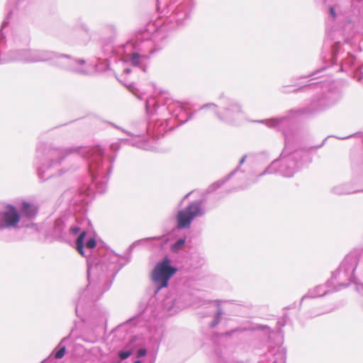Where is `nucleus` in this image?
I'll list each match as a JSON object with an SVG mask.
<instances>
[{"instance_id": "nucleus-26", "label": "nucleus", "mask_w": 363, "mask_h": 363, "mask_svg": "<svg viewBox=\"0 0 363 363\" xmlns=\"http://www.w3.org/2000/svg\"><path fill=\"white\" fill-rule=\"evenodd\" d=\"M236 172H237V169H235L233 171H232L230 174H228L224 178L213 183L211 186H208L207 191L208 193H211V192L216 191V189H218V188H220L226 182H228L235 174Z\"/></svg>"}, {"instance_id": "nucleus-44", "label": "nucleus", "mask_w": 363, "mask_h": 363, "mask_svg": "<svg viewBox=\"0 0 363 363\" xmlns=\"http://www.w3.org/2000/svg\"><path fill=\"white\" fill-rule=\"evenodd\" d=\"M328 312H329V311H323V312L319 313L318 315L323 314V313H328Z\"/></svg>"}, {"instance_id": "nucleus-43", "label": "nucleus", "mask_w": 363, "mask_h": 363, "mask_svg": "<svg viewBox=\"0 0 363 363\" xmlns=\"http://www.w3.org/2000/svg\"><path fill=\"white\" fill-rule=\"evenodd\" d=\"M116 145H115V144H112V145H111V148L113 150V149L115 148V147H116Z\"/></svg>"}, {"instance_id": "nucleus-34", "label": "nucleus", "mask_w": 363, "mask_h": 363, "mask_svg": "<svg viewBox=\"0 0 363 363\" xmlns=\"http://www.w3.org/2000/svg\"><path fill=\"white\" fill-rule=\"evenodd\" d=\"M174 305H175L174 302H173L172 300H169V298H167L164 303V306L165 308H167L168 311H175Z\"/></svg>"}, {"instance_id": "nucleus-2", "label": "nucleus", "mask_w": 363, "mask_h": 363, "mask_svg": "<svg viewBox=\"0 0 363 363\" xmlns=\"http://www.w3.org/2000/svg\"><path fill=\"white\" fill-rule=\"evenodd\" d=\"M36 152L38 157L40 155L44 157L43 160L37 164V173L40 181L45 182L52 177L65 174L67 169H60V167L67 156L77 152L88 161L91 186L99 194L105 192L114 159L111 158L104 162V150L101 145L65 147L40 142L37 145Z\"/></svg>"}, {"instance_id": "nucleus-36", "label": "nucleus", "mask_w": 363, "mask_h": 363, "mask_svg": "<svg viewBox=\"0 0 363 363\" xmlns=\"http://www.w3.org/2000/svg\"><path fill=\"white\" fill-rule=\"evenodd\" d=\"M325 69V68H322V69H317L316 71L311 73L310 74L307 75V76H303V77H301L300 79H302V78H306V77H314V79L315 78H318L319 76L318 74L322 72L323 70Z\"/></svg>"}, {"instance_id": "nucleus-42", "label": "nucleus", "mask_w": 363, "mask_h": 363, "mask_svg": "<svg viewBox=\"0 0 363 363\" xmlns=\"http://www.w3.org/2000/svg\"><path fill=\"white\" fill-rule=\"evenodd\" d=\"M286 86L281 87V91L283 93H287L288 91H286Z\"/></svg>"}, {"instance_id": "nucleus-14", "label": "nucleus", "mask_w": 363, "mask_h": 363, "mask_svg": "<svg viewBox=\"0 0 363 363\" xmlns=\"http://www.w3.org/2000/svg\"><path fill=\"white\" fill-rule=\"evenodd\" d=\"M92 187H83L80 189H70L65 191L63 196L69 201L70 206H76L74 211H83L89 201Z\"/></svg>"}, {"instance_id": "nucleus-46", "label": "nucleus", "mask_w": 363, "mask_h": 363, "mask_svg": "<svg viewBox=\"0 0 363 363\" xmlns=\"http://www.w3.org/2000/svg\"><path fill=\"white\" fill-rule=\"evenodd\" d=\"M323 145V143H322L319 146L315 147V148H319Z\"/></svg>"}, {"instance_id": "nucleus-17", "label": "nucleus", "mask_w": 363, "mask_h": 363, "mask_svg": "<svg viewBox=\"0 0 363 363\" xmlns=\"http://www.w3.org/2000/svg\"><path fill=\"white\" fill-rule=\"evenodd\" d=\"M168 9L172 11L169 20L174 22L177 26H182L185 21L189 18L191 5L190 2H182L177 6L169 5Z\"/></svg>"}, {"instance_id": "nucleus-29", "label": "nucleus", "mask_w": 363, "mask_h": 363, "mask_svg": "<svg viewBox=\"0 0 363 363\" xmlns=\"http://www.w3.org/2000/svg\"><path fill=\"white\" fill-rule=\"evenodd\" d=\"M186 244V238H180L171 245V250L173 252H178L183 249Z\"/></svg>"}, {"instance_id": "nucleus-45", "label": "nucleus", "mask_w": 363, "mask_h": 363, "mask_svg": "<svg viewBox=\"0 0 363 363\" xmlns=\"http://www.w3.org/2000/svg\"><path fill=\"white\" fill-rule=\"evenodd\" d=\"M133 363H142L141 360H136Z\"/></svg>"}, {"instance_id": "nucleus-9", "label": "nucleus", "mask_w": 363, "mask_h": 363, "mask_svg": "<svg viewBox=\"0 0 363 363\" xmlns=\"http://www.w3.org/2000/svg\"><path fill=\"white\" fill-rule=\"evenodd\" d=\"M35 63L50 61L52 65L72 72L86 75L88 71L83 67L84 60H77L70 55L48 50H34Z\"/></svg>"}, {"instance_id": "nucleus-11", "label": "nucleus", "mask_w": 363, "mask_h": 363, "mask_svg": "<svg viewBox=\"0 0 363 363\" xmlns=\"http://www.w3.org/2000/svg\"><path fill=\"white\" fill-rule=\"evenodd\" d=\"M77 220L72 215L64 214L60 216L46 228V236L61 242L69 241L71 236L77 235L81 230L78 225H72Z\"/></svg>"}, {"instance_id": "nucleus-23", "label": "nucleus", "mask_w": 363, "mask_h": 363, "mask_svg": "<svg viewBox=\"0 0 363 363\" xmlns=\"http://www.w3.org/2000/svg\"><path fill=\"white\" fill-rule=\"evenodd\" d=\"M162 240L165 242L167 241V239L166 238V237L164 235H162V236L152 237V238L141 239V240H136V241L133 242L129 246V247L127 249V251H126L125 257H127V262L129 260L133 250L137 246H139L140 245H141L144 242H145L147 240Z\"/></svg>"}, {"instance_id": "nucleus-18", "label": "nucleus", "mask_w": 363, "mask_h": 363, "mask_svg": "<svg viewBox=\"0 0 363 363\" xmlns=\"http://www.w3.org/2000/svg\"><path fill=\"white\" fill-rule=\"evenodd\" d=\"M20 220V213L13 205H8L6 209L0 213V229L13 228Z\"/></svg>"}, {"instance_id": "nucleus-13", "label": "nucleus", "mask_w": 363, "mask_h": 363, "mask_svg": "<svg viewBox=\"0 0 363 363\" xmlns=\"http://www.w3.org/2000/svg\"><path fill=\"white\" fill-rule=\"evenodd\" d=\"M205 211L202 208L201 200L191 202L184 209L179 210L176 216L177 228L178 229H186L190 228L193 220L198 217L204 215Z\"/></svg>"}, {"instance_id": "nucleus-39", "label": "nucleus", "mask_w": 363, "mask_h": 363, "mask_svg": "<svg viewBox=\"0 0 363 363\" xmlns=\"http://www.w3.org/2000/svg\"><path fill=\"white\" fill-rule=\"evenodd\" d=\"M246 158H247V155H244L242 157V158L240 159V160L239 162L238 166L235 168V169H237V171L238 170L240 167L245 162Z\"/></svg>"}, {"instance_id": "nucleus-7", "label": "nucleus", "mask_w": 363, "mask_h": 363, "mask_svg": "<svg viewBox=\"0 0 363 363\" xmlns=\"http://www.w3.org/2000/svg\"><path fill=\"white\" fill-rule=\"evenodd\" d=\"M199 110L209 111L218 121L232 126L240 125L245 114L243 106L238 100L224 95L220 96L218 105L207 103L201 106Z\"/></svg>"}, {"instance_id": "nucleus-35", "label": "nucleus", "mask_w": 363, "mask_h": 363, "mask_svg": "<svg viewBox=\"0 0 363 363\" xmlns=\"http://www.w3.org/2000/svg\"><path fill=\"white\" fill-rule=\"evenodd\" d=\"M131 324H136V318L130 319L126 323H123V325H120L118 328V330H125L126 328Z\"/></svg>"}, {"instance_id": "nucleus-12", "label": "nucleus", "mask_w": 363, "mask_h": 363, "mask_svg": "<svg viewBox=\"0 0 363 363\" xmlns=\"http://www.w3.org/2000/svg\"><path fill=\"white\" fill-rule=\"evenodd\" d=\"M177 269L171 264V260L167 256L155 265L152 274V280L156 286L157 293L162 288L167 287L169 280L176 274Z\"/></svg>"}, {"instance_id": "nucleus-5", "label": "nucleus", "mask_w": 363, "mask_h": 363, "mask_svg": "<svg viewBox=\"0 0 363 363\" xmlns=\"http://www.w3.org/2000/svg\"><path fill=\"white\" fill-rule=\"evenodd\" d=\"M333 30H330L327 35V39L325 40L322 51V58L329 65H334L339 55L347 52V57L340 61V71L345 72L348 75L352 76L354 79L359 81L363 77V63L356 68H353L357 60L356 57L349 50L350 49V43L344 40H334L333 38Z\"/></svg>"}, {"instance_id": "nucleus-30", "label": "nucleus", "mask_w": 363, "mask_h": 363, "mask_svg": "<svg viewBox=\"0 0 363 363\" xmlns=\"http://www.w3.org/2000/svg\"><path fill=\"white\" fill-rule=\"evenodd\" d=\"M191 260H196V263H191V265L193 268L196 269L204 264V259L203 257L197 254L192 255L191 257Z\"/></svg>"}, {"instance_id": "nucleus-8", "label": "nucleus", "mask_w": 363, "mask_h": 363, "mask_svg": "<svg viewBox=\"0 0 363 363\" xmlns=\"http://www.w3.org/2000/svg\"><path fill=\"white\" fill-rule=\"evenodd\" d=\"M157 105L153 107V112L157 118L163 120L164 125L167 123L166 132L173 130L176 126L187 122L191 117L185 107L179 101L167 99L163 103L162 99H157Z\"/></svg>"}, {"instance_id": "nucleus-25", "label": "nucleus", "mask_w": 363, "mask_h": 363, "mask_svg": "<svg viewBox=\"0 0 363 363\" xmlns=\"http://www.w3.org/2000/svg\"><path fill=\"white\" fill-rule=\"evenodd\" d=\"M69 336H67L63 337L58 345L54 349V350L50 354V357L53 356L55 359H61L64 357L66 352V346L65 342L68 340Z\"/></svg>"}, {"instance_id": "nucleus-22", "label": "nucleus", "mask_w": 363, "mask_h": 363, "mask_svg": "<svg viewBox=\"0 0 363 363\" xmlns=\"http://www.w3.org/2000/svg\"><path fill=\"white\" fill-rule=\"evenodd\" d=\"M38 208L34 204L23 201L20 208V216L33 220L38 213Z\"/></svg>"}, {"instance_id": "nucleus-3", "label": "nucleus", "mask_w": 363, "mask_h": 363, "mask_svg": "<svg viewBox=\"0 0 363 363\" xmlns=\"http://www.w3.org/2000/svg\"><path fill=\"white\" fill-rule=\"evenodd\" d=\"M254 123H264L268 127L281 131L284 137V148L279 157L271 162L258 177L265 174H278L284 177H291L302 167L303 162L302 150H294L293 145V132L291 126L293 123L289 116L271 119L253 121Z\"/></svg>"}, {"instance_id": "nucleus-21", "label": "nucleus", "mask_w": 363, "mask_h": 363, "mask_svg": "<svg viewBox=\"0 0 363 363\" xmlns=\"http://www.w3.org/2000/svg\"><path fill=\"white\" fill-rule=\"evenodd\" d=\"M142 344L141 340L138 336H133L128 342L126 344L125 348L120 350L118 353V357L122 359H126L133 352V351Z\"/></svg>"}, {"instance_id": "nucleus-4", "label": "nucleus", "mask_w": 363, "mask_h": 363, "mask_svg": "<svg viewBox=\"0 0 363 363\" xmlns=\"http://www.w3.org/2000/svg\"><path fill=\"white\" fill-rule=\"evenodd\" d=\"M155 97H150L145 100V111L149 117L147 122L144 119H135L130 122V130H125L113 123L111 125L131 137L121 139V143L128 144L145 150H152L155 148L154 139H159L164 135L167 123L164 125L163 120L157 118L153 112L154 106L157 105Z\"/></svg>"}, {"instance_id": "nucleus-20", "label": "nucleus", "mask_w": 363, "mask_h": 363, "mask_svg": "<svg viewBox=\"0 0 363 363\" xmlns=\"http://www.w3.org/2000/svg\"><path fill=\"white\" fill-rule=\"evenodd\" d=\"M156 298L152 296L147 303H140V313L138 318H143L145 320H150L152 317H156L158 315L157 308L155 306Z\"/></svg>"}, {"instance_id": "nucleus-27", "label": "nucleus", "mask_w": 363, "mask_h": 363, "mask_svg": "<svg viewBox=\"0 0 363 363\" xmlns=\"http://www.w3.org/2000/svg\"><path fill=\"white\" fill-rule=\"evenodd\" d=\"M236 172H237V169H235L233 171H232L230 174H228L224 178L213 183L211 186H208L207 191L208 193H211V192L216 191V189H218V188H220L226 182H228L235 174Z\"/></svg>"}, {"instance_id": "nucleus-19", "label": "nucleus", "mask_w": 363, "mask_h": 363, "mask_svg": "<svg viewBox=\"0 0 363 363\" xmlns=\"http://www.w3.org/2000/svg\"><path fill=\"white\" fill-rule=\"evenodd\" d=\"M6 60L35 63L34 49H13L6 52Z\"/></svg>"}, {"instance_id": "nucleus-16", "label": "nucleus", "mask_w": 363, "mask_h": 363, "mask_svg": "<svg viewBox=\"0 0 363 363\" xmlns=\"http://www.w3.org/2000/svg\"><path fill=\"white\" fill-rule=\"evenodd\" d=\"M337 272V269L333 273L332 277L328 280L324 285H318L315 288L308 290V293L304 295L301 301V303L303 301L308 298H316L326 295L328 293L337 291L342 288H345L347 286H342L340 284L339 279L335 277L334 275Z\"/></svg>"}, {"instance_id": "nucleus-38", "label": "nucleus", "mask_w": 363, "mask_h": 363, "mask_svg": "<svg viewBox=\"0 0 363 363\" xmlns=\"http://www.w3.org/2000/svg\"><path fill=\"white\" fill-rule=\"evenodd\" d=\"M147 354V350L145 348H140L136 352V357L138 358L145 356Z\"/></svg>"}, {"instance_id": "nucleus-6", "label": "nucleus", "mask_w": 363, "mask_h": 363, "mask_svg": "<svg viewBox=\"0 0 363 363\" xmlns=\"http://www.w3.org/2000/svg\"><path fill=\"white\" fill-rule=\"evenodd\" d=\"M152 45L151 41L145 40L135 43L128 41L125 44L114 46L111 44H106L103 47V51L107 57L116 55L121 57V60L130 63L134 69H139L145 72L147 66L144 60L149 58V56L155 53L160 48H148Z\"/></svg>"}, {"instance_id": "nucleus-47", "label": "nucleus", "mask_w": 363, "mask_h": 363, "mask_svg": "<svg viewBox=\"0 0 363 363\" xmlns=\"http://www.w3.org/2000/svg\"><path fill=\"white\" fill-rule=\"evenodd\" d=\"M349 137H350V136H348V137H343V138H342L341 139L348 138Z\"/></svg>"}, {"instance_id": "nucleus-31", "label": "nucleus", "mask_w": 363, "mask_h": 363, "mask_svg": "<svg viewBox=\"0 0 363 363\" xmlns=\"http://www.w3.org/2000/svg\"><path fill=\"white\" fill-rule=\"evenodd\" d=\"M337 5L335 4V6H330L329 7V19L328 21V25L330 24V21H334L337 16Z\"/></svg>"}, {"instance_id": "nucleus-28", "label": "nucleus", "mask_w": 363, "mask_h": 363, "mask_svg": "<svg viewBox=\"0 0 363 363\" xmlns=\"http://www.w3.org/2000/svg\"><path fill=\"white\" fill-rule=\"evenodd\" d=\"M223 315V311L221 307L218 305L216 312L213 316V320L210 323L209 326L211 328H216L221 321L222 316Z\"/></svg>"}, {"instance_id": "nucleus-40", "label": "nucleus", "mask_w": 363, "mask_h": 363, "mask_svg": "<svg viewBox=\"0 0 363 363\" xmlns=\"http://www.w3.org/2000/svg\"><path fill=\"white\" fill-rule=\"evenodd\" d=\"M131 72H133V69L129 68V67H125V68L123 69V72H124L125 74H130Z\"/></svg>"}, {"instance_id": "nucleus-1", "label": "nucleus", "mask_w": 363, "mask_h": 363, "mask_svg": "<svg viewBox=\"0 0 363 363\" xmlns=\"http://www.w3.org/2000/svg\"><path fill=\"white\" fill-rule=\"evenodd\" d=\"M75 248L77 252L87 258L88 284L79 291L75 301L76 315L84 320L86 315H105V308L96 304V301L103 294L108 290L117 273L123 267L118 262V257L106 248L96 249V241L89 238L84 242L86 236L85 230L77 234Z\"/></svg>"}, {"instance_id": "nucleus-37", "label": "nucleus", "mask_w": 363, "mask_h": 363, "mask_svg": "<svg viewBox=\"0 0 363 363\" xmlns=\"http://www.w3.org/2000/svg\"><path fill=\"white\" fill-rule=\"evenodd\" d=\"M81 29H82V34L84 35V38H85L84 40H89V28H87V26L84 24H82L81 26Z\"/></svg>"}, {"instance_id": "nucleus-15", "label": "nucleus", "mask_w": 363, "mask_h": 363, "mask_svg": "<svg viewBox=\"0 0 363 363\" xmlns=\"http://www.w3.org/2000/svg\"><path fill=\"white\" fill-rule=\"evenodd\" d=\"M278 337L276 345L270 346L267 352L260 356L259 363H285L286 352L281 344L283 335L279 330L275 334Z\"/></svg>"}, {"instance_id": "nucleus-41", "label": "nucleus", "mask_w": 363, "mask_h": 363, "mask_svg": "<svg viewBox=\"0 0 363 363\" xmlns=\"http://www.w3.org/2000/svg\"><path fill=\"white\" fill-rule=\"evenodd\" d=\"M157 9H160V8H161V1H160V0H157Z\"/></svg>"}, {"instance_id": "nucleus-10", "label": "nucleus", "mask_w": 363, "mask_h": 363, "mask_svg": "<svg viewBox=\"0 0 363 363\" xmlns=\"http://www.w3.org/2000/svg\"><path fill=\"white\" fill-rule=\"evenodd\" d=\"M340 99V94L337 91L328 90L327 91H322L314 95L308 104H307L303 108H300L296 111L291 110L290 112L286 115L289 116L293 121L291 126V130L294 125V121L291 116L293 112L298 113L299 114H315L324 111L326 109L334 106Z\"/></svg>"}, {"instance_id": "nucleus-33", "label": "nucleus", "mask_w": 363, "mask_h": 363, "mask_svg": "<svg viewBox=\"0 0 363 363\" xmlns=\"http://www.w3.org/2000/svg\"><path fill=\"white\" fill-rule=\"evenodd\" d=\"M128 89L131 91L137 98L139 99H142L141 93L140 90L134 86L133 84H130L128 86Z\"/></svg>"}, {"instance_id": "nucleus-24", "label": "nucleus", "mask_w": 363, "mask_h": 363, "mask_svg": "<svg viewBox=\"0 0 363 363\" xmlns=\"http://www.w3.org/2000/svg\"><path fill=\"white\" fill-rule=\"evenodd\" d=\"M331 191L336 195H345L356 193L358 191L353 189L352 186L349 184H342L335 186L332 188Z\"/></svg>"}, {"instance_id": "nucleus-32", "label": "nucleus", "mask_w": 363, "mask_h": 363, "mask_svg": "<svg viewBox=\"0 0 363 363\" xmlns=\"http://www.w3.org/2000/svg\"><path fill=\"white\" fill-rule=\"evenodd\" d=\"M323 85H324L323 82L322 81H320V82H314V83H311L308 85L303 86H302V88L306 89H318V88L322 89V88H323Z\"/></svg>"}]
</instances>
